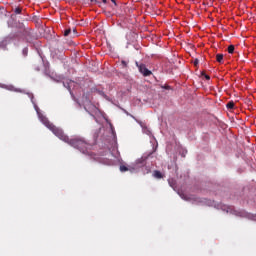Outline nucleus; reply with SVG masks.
Masks as SVG:
<instances>
[{
  "mask_svg": "<svg viewBox=\"0 0 256 256\" xmlns=\"http://www.w3.org/2000/svg\"><path fill=\"white\" fill-rule=\"evenodd\" d=\"M21 8H19V7H17L16 9H15V13H16V15H21Z\"/></svg>",
  "mask_w": 256,
  "mask_h": 256,
  "instance_id": "2eb2a0df",
  "label": "nucleus"
},
{
  "mask_svg": "<svg viewBox=\"0 0 256 256\" xmlns=\"http://www.w3.org/2000/svg\"><path fill=\"white\" fill-rule=\"evenodd\" d=\"M102 3H107V0H102Z\"/></svg>",
  "mask_w": 256,
  "mask_h": 256,
  "instance_id": "5701e85b",
  "label": "nucleus"
},
{
  "mask_svg": "<svg viewBox=\"0 0 256 256\" xmlns=\"http://www.w3.org/2000/svg\"><path fill=\"white\" fill-rule=\"evenodd\" d=\"M153 177H155V179H163V174L161 173V171L155 170L153 172Z\"/></svg>",
  "mask_w": 256,
  "mask_h": 256,
  "instance_id": "39448f33",
  "label": "nucleus"
},
{
  "mask_svg": "<svg viewBox=\"0 0 256 256\" xmlns=\"http://www.w3.org/2000/svg\"><path fill=\"white\" fill-rule=\"evenodd\" d=\"M161 89H164L165 91H173L171 86H169L168 84L161 85Z\"/></svg>",
  "mask_w": 256,
  "mask_h": 256,
  "instance_id": "1a4fd4ad",
  "label": "nucleus"
},
{
  "mask_svg": "<svg viewBox=\"0 0 256 256\" xmlns=\"http://www.w3.org/2000/svg\"><path fill=\"white\" fill-rule=\"evenodd\" d=\"M202 76H204L207 81H209L211 79V77L209 75L205 74L204 72H202Z\"/></svg>",
  "mask_w": 256,
  "mask_h": 256,
  "instance_id": "dca6fc26",
  "label": "nucleus"
},
{
  "mask_svg": "<svg viewBox=\"0 0 256 256\" xmlns=\"http://www.w3.org/2000/svg\"><path fill=\"white\" fill-rule=\"evenodd\" d=\"M137 169H139V165L135 164V165H121L120 166V171L121 173H125L126 171H130V173H134V171H137Z\"/></svg>",
  "mask_w": 256,
  "mask_h": 256,
  "instance_id": "20e7f679",
  "label": "nucleus"
},
{
  "mask_svg": "<svg viewBox=\"0 0 256 256\" xmlns=\"http://www.w3.org/2000/svg\"><path fill=\"white\" fill-rule=\"evenodd\" d=\"M149 100L144 99L143 101H141V99L137 98L135 101V105H143V103H148Z\"/></svg>",
  "mask_w": 256,
  "mask_h": 256,
  "instance_id": "6e6552de",
  "label": "nucleus"
},
{
  "mask_svg": "<svg viewBox=\"0 0 256 256\" xmlns=\"http://www.w3.org/2000/svg\"><path fill=\"white\" fill-rule=\"evenodd\" d=\"M73 33H74V35H77V30L74 29V30H73Z\"/></svg>",
  "mask_w": 256,
  "mask_h": 256,
  "instance_id": "aec40b11",
  "label": "nucleus"
},
{
  "mask_svg": "<svg viewBox=\"0 0 256 256\" xmlns=\"http://www.w3.org/2000/svg\"><path fill=\"white\" fill-rule=\"evenodd\" d=\"M198 65H199V59H195L194 60V67H198Z\"/></svg>",
  "mask_w": 256,
  "mask_h": 256,
  "instance_id": "f3484780",
  "label": "nucleus"
},
{
  "mask_svg": "<svg viewBox=\"0 0 256 256\" xmlns=\"http://www.w3.org/2000/svg\"><path fill=\"white\" fill-rule=\"evenodd\" d=\"M227 51H228V53H230V54L235 53V46H234V45H230V46H228Z\"/></svg>",
  "mask_w": 256,
  "mask_h": 256,
  "instance_id": "f8f14e48",
  "label": "nucleus"
},
{
  "mask_svg": "<svg viewBox=\"0 0 256 256\" xmlns=\"http://www.w3.org/2000/svg\"><path fill=\"white\" fill-rule=\"evenodd\" d=\"M91 3H97V0H90Z\"/></svg>",
  "mask_w": 256,
  "mask_h": 256,
  "instance_id": "412c9836",
  "label": "nucleus"
},
{
  "mask_svg": "<svg viewBox=\"0 0 256 256\" xmlns=\"http://www.w3.org/2000/svg\"><path fill=\"white\" fill-rule=\"evenodd\" d=\"M114 5H117V2L115 0H111Z\"/></svg>",
  "mask_w": 256,
  "mask_h": 256,
  "instance_id": "4be33fe9",
  "label": "nucleus"
},
{
  "mask_svg": "<svg viewBox=\"0 0 256 256\" xmlns=\"http://www.w3.org/2000/svg\"><path fill=\"white\" fill-rule=\"evenodd\" d=\"M121 64L123 65V67H127V63L125 62V60H122Z\"/></svg>",
  "mask_w": 256,
  "mask_h": 256,
  "instance_id": "a211bd4d",
  "label": "nucleus"
},
{
  "mask_svg": "<svg viewBox=\"0 0 256 256\" xmlns=\"http://www.w3.org/2000/svg\"><path fill=\"white\" fill-rule=\"evenodd\" d=\"M227 109H234L235 108V102L230 101L226 105Z\"/></svg>",
  "mask_w": 256,
  "mask_h": 256,
  "instance_id": "9b49d317",
  "label": "nucleus"
},
{
  "mask_svg": "<svg viewBox=\"0 0 256 256\" xmlns=\"http://www.w3.org/2000/svg\"><path fill=\"white\" fill-rule=\"evenodd\" d=\"M75 103L79 105L80 107H84L85 111L89 113L91 109H95V105H93V102H91L90 97H78L74 98Z\"/></svg>",
  "mask_w": 256,
  "mask_h": 256,
  "instance_id": "f03ea898",
  "label": "nucleus"
},
{
  "mask_svg": "<svg viewBox=\"0 0 256 256\" xmlns=\"http://www.w3.org/2000/svg\"><path fill=\"white\" fill-rule=\"evenodd\" d=\"M13 91H16V93H22L23 95H28V97L33 96V94H31L30 92H27V91H25V90L13 89Z\"/></svg>",
  "mask_w": 256,
  "mask_h": 256,
  "instance_id": "423d86ee",
  "label": "nucleus"
},
{
  "mask_svg": "<svg viewBox=\"0 0 256 256\" xmlns=\"http://www.w3.org/2000/svg\"><path fill=\"white\" fill-rule=\"evenodd\" d=\"M216 61L218 63H223V54H217L216 55Z\"/></svg>",
  "mask_w": 256,
  "mask_h": 256,
  "instance_id": "9d476101",
  "label": "nucleus"
},
{
  "mask_svg": "<svg viewBox=\"0 0 256 256\" xmlns=\"http://www.w3.org/2000/svg\"><path fill=\"white\" fill-rule=\"evenodd\" d=\"M64 87H66V89H68V91H71V85H75V82L73 81H69L66 83H63Z\"/></svg>",
  "mask_w": 256,
  "mask_h": 256,
  "instance_id": "0eeeda50",
  "label": "nucleus"
},
{
  "mask_svg": "<svg viewBox=\"0 0 256 256\" xmlns=\"http://www.w3.org/2000/svg\"><path fill=\"white\" fill-rule=\"evenodd\" d=\"M149 101H153V98H149Z\"/></svg>",
  "mask_w": 256,
  "mask_h": 256,
  "instance_id": "393cba45",
  "label": "nucleus"
},
{
  "mask_svg": "<svg viewBox=\"0 0 256 256\" xmlns=\"http://www.w3.org/2000/svg\"><path fill=\"white\" fill-rule=\"evenodd\" d=\"M71 35V28H68L64 31V37H69Z\"/></svg>",
  "mask_w": 256,
  "mask_h": 256,
  "instance_id": "ddd939ff",
  "label": "nucleus"
},
{
  "mask_svg": "<svg viewBox=\"0 0 256 256\" xmlns=\"http://www.w3.org/2000/svg\"><path fill=\"white\" fill-rule=\"evenodd\" d=\"M135 65L136 67H138V71L143 75V77H151V75H153V72L147 69V66L145 64H139V62H135Z\"/></svg>",
  "mask_w": 256,
  "mask_h": 256,
  "instance_id": "7ed1b4c3",
  "label": "nucleus"
},
{
  "mask_svg": "<svg viewBox=\"0 0 256 256\" xmlns=\"http://www.w3.org/2000/svg\"><path fill=\"white\" fill-rule=\"evenodd\" d=\"M22 53H23L24 57H27V54L29 53V49L28 48H24L22 50Z\"/></svg>",
  "mask_w": 256,
  "mask_h": 256,
  "instance_id": "4468645a",
  "label": "nucleus"
},
{
  "mask_svg": "<svg viewBox=\"0 0 256 256\" xmlns=\"http://www.w3.org/2000/svg\"><path fill=\"white\" fill-rule=\"evenodd\" d=\"M246 103H247L248 105H251V100H249L248 98H246Z\"/></svg>",
  "mask_w": 256,
  "mask_h": 256,
  "instance_id": "6ab92c4d",
  "label": "nucleus"
},
{
  "mask_svg": "<svg viewBox=\"0 0 256 256\" xmlns=\"http://www.w3.org/2000/svg\"><path fill=\"white\" fill-rule=\"evenodd\" d=\"M253 221H256V216H253Z\"/></svg>",
  "mask_w": 256,
  "mask_h": 256,
  "instance_id": "b1692460",
  "label": "nucleus"
},
{
  "mask_svg": "<svg viewBox=\"0 0 256 256\" xmlns=\"http://www.w3.org/2000/svg\"><path fill=\"white\" fill-rule=\"evenodd\" d=\"M34 109L37 112V115L43 125L50 129V131H52V133H54V135L58 137V139L64 141V143H68V145L74 147V149H78V151H80V153H83L84 155H91V152H89V149H91V144L87 143L85 139L79 136L69 138V136L65 135L61 128H57V126L49 122V119H47V117L39 112V106L34 105Z\"/></svg>",
  "mask_w": 256,
  "mask_h": 256,
  "instance_id": "f257e3e1",
  "label": "nucleus"
}]
</instances>
